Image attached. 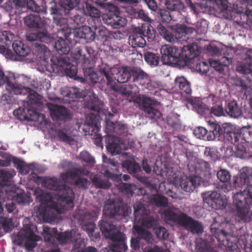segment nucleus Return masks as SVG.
Wrapping results in <instances>:
<instances>
[{
	"mask_svg": "<svg viewBox=\"0 0 252 252\" xmlns=\"http://www.w3.org/2000/svg\"><path fill=\"white\" fill-rule=\"evenodd\" d=\"M6 83L7 86L10 88L11 91L16 94H22L24 90L29 93L26 100L28 106L27 108L21 109L19 108L13 111V114L19 120L25 119L32 121H37L39 119V113L36 110L32 109L31 105L37 104L39 101V95L30 88H22L10 82L8 77L5 76L3 72L0 69V85Z\"/></svg>",
	"mask_w": 252,
	"mask_h": 252,
	"instance_id": "nucleus-1",
	"label": "nucleus"
},
{
	"mask_svg": "<svg viewBox=\"0 0 252 252\" xmlns=\"http://www.w3.org/2000/svg\"><path fill=\"white\" fill-rule=\"evenodd\" d=\"M15 38L14 34L9 31L0 32V53L6 58L15 60L16 56L19 57H27L31 53V48L23 42L15 40L12 43V48L14 52L9 49L12 42Z\"/></svg>",
	"mask_w": 252,
	"mask_h": 252,
	"instance_id": "nucleus-2",
	"label": "nucleus"
},
{
	"mask_svg": "<svg viewBox=\"0 0 252 252\" xmlns=\"http://www.w3.org/2000/svg\"><path fill=\"white\" fill-rule=\"evenodd\" d=\"M38 180L43 187L57 191L58 201L63 206V210H69L74 207V193L72 189L64 184L61 185L60 180L55 178H45L42 179L38 177Z\"/></svg>",
	"mask_w": 252,
	"mask_h": 252,
	"instance_id": "nucleus-3",
	"label": "nucleus"
},
{
	"mask_svg": "<svg viewBox=\"0 0 252 252\" xmlns=\"http://www.w3.org/2000/svg\"><path fill=\"white\" fill-rule=\"evenodd\" d=\"M233 203L238 217L243 222L251 220L252 213V184L247 185L243 190L235 193Z\"/></svg>",
	"mask_w": 252,
	"mask_h": 252,
	"instance_id": "nucleus-4",
	"label": "nucleus"
},
{
	"mask_svg": "<svg viewBox=\"0 0 252 252\" xmlns=\"http://www.w3.org/2000/svg\"><path fill=\"white\" fill-rule=\"evenodd\" d=\"M98 225L105 237L114 242L109 246L112 252H126L128 248L124 233L121 232L116 226L103 220L99 221Z\"/></svg>",
	"mask_w": 252,
	"mask_h": 252,
	"instance_id": "nucleus-5",
	"label": "nucleus"
},
{
	"mask_svg": "<svg viewBox=\"0 0 252 252\" xmlns=\"http://www.w3.org/2000/svg\"><path fill=\"white\" fill-rule=\"evenodd\" d=\"M223 220L224 218L220 216L216 217L210 225V232L220 245L231 248L233 247L229 239L231 235L230 232L228 231L230 224Z\"/></svg>",
	"mask_w": 252,
	"mask_h": 252,
	"instance_id": "nucleus-6",
	"label": "nucleus"
},
{
	"mask_svg": "<svg viewBox=\"0 0 252 252\" xmlns=\"http://www.w3.org/2000/svg\"><path fill=\"white\" fill-rule=\"evenodd\" d=\"M155 36V32L149 24H142L140 28L134 29L129 35L128 42L133 48H143L146 44L145 37L149 42H152Z\"/></svg>",
	"mask_w": 252,
	"mask_h": 252,
	"instance_id": "nucleus-7",
	"label": "nucleus"
},
{
	"mask_svg": "<svg viewBox=\"0 0 252 252\" xmlns=\"http://www.w3.org/2000/svg\"><path fill=\"white\" fill-rule=\"evenodd\" d=\"M157 29L161 36L167 41L172 43L187 42L189 35L195 31L194 28L184 24L179 25L173 32L168 31L160 24L158 25Z\"/></svg>",
	"mask_w": 252,
	"mask_h": 252,
	"instance_id": "nucleus-8",
	"label": "nucleus"
},
{
	"mask_svg": "<svg viewBox=\"0 0 252 252\" xmlns=\"http://www.w3.org/2000/svg\"><path fill=\"white\" fill-rule=\"evenodd\" d=\"M134 220L147 228L154 230L159 224L158 217L151 215L144 205L136 202L133 205Z\"/></svg>",
	"mask_w": 252,
	"mask_h": 252,
	"instance_id": "nucleus-9",
	"label": "nucleus"
},
{
	"mask_svg": "<svg viewBox=\"0 0 252 252\" xmlns=\"http://www.w3.org/2000/svg\"><path fill=\"white\" fill-rule=\"evenodd\" d=\"M70 26H66L58 29L57 36L58 39L55 42L54 48L60 55H67L70 51V47L66 40L71 42L72 40L75 42H78L75 39V36L73 34L75 33V30L71 32Z\"/></svg>",
	"mask_w": 252,
	"mask_h": 252,
	"instance_id": "nucleus-10",
	"label": "nucleus"
},
{
	"mask_svg": "<svg viewBox=\"0 0 252 252\" xmlns=\"http://www.w3.org/2000/svg\"><path fill=\"white\" fill-rule=\"evenodd\" d=\"M45 8L43 12L47 13V11L53 15V23L60 28L69 26V16L67 13L63 9L58 6V4L55 0H44Z\"/></svg>",
	"mask_w": 252,
	"mask_h": 252,
	"instance_id": "nucleus-11",
	"label": "nucleus"
},
{
	"mask_svg": "<svg viewBox=\"0 0 252 252\" xmlns=\"http://www.w3.org/2000/svg\"><path fill=\"white\" fill-rule=\"evenodd\" d=\"M63 55L61 54L59 57H53L50 59L52 65L47 67V71L50 72L63 71L67 76L71 78L76 76L78 72L77 66L70 63L67 58L63 56Z\"/></svg>",
	"mask_w": 252,
	"mask_h": 252,
	"instance_id": "nucleus-12",
	"label": "nucleus"
},
{
	"mask_svg": "<svg viewBox=\"0 0 252 252\" xmlns=\"http://www.w3.org/2000/svg\"><path fill=\"white\" fill-rule=\"evenodd\" d=\"M40 237L35 235L30 224H24L22 229L17 235L15 241L20 244L25 242V247L29 251L32 250L36 246Z\"/></svg>",
	"mask_w": 252,
	"mask_h": 252,
	"instance_id": "nucleus-13",
	"label": "nucleus"
},
{
	"mask_svg": "<svg viewBox=\"0 0 252 252\" xmlns=\"http://www.w3.org/2000/svg\"><path fill=\"white\" fill-rule=\"evenodd\" d=\"M139 108L144 112L146 116L151 120H158L161 116V113L156 107L158 101L145 95L138 96L136 99Z\"/></svg>",
	"mask_w": 252,
	"mask_h": 252,
	"instance_id": "nucleus-14",
	"label": "nucleus"
},
{
	"mask_svg": "<svg viewBox=\"0 0 252 252\" xmlns=\"http://www.w3.org/2000/svg\"><path fill=\"white\" fill-rule=\"evenodd\" d=\"M160 53L163 64L178 66L183 65L182 63H179L181 52L176 47L167 44L164 45L160 48Z\"/></svg>",
	"mask_w": 252,
	"mask_h": 252,
	"instance_id": "nucleus-15",
	"label": "nucleus"
},
{
	"mask_svg": "<svg viewBox=\"0 0 252 252\" xmlns=\"http://www.w3.org/2000/svg\"><path fill=\"white\" fill-rule=\"evenodd\" d=\"M204 203L212 209L223 210L227 205V199L225 195H222L218 191H208L202 194Z\"/></svg>",
	"mask_w": 252,
	"mask_h": 252,
	"instance_id": "nucleus-16",
	"label": "nucleus"
},
{
	"mask_svg": "<svg viewBox=\"0 0 252 252\" xmlns=\"http://www.w3.org/2000/svg\"><path fill=\"white\" fill-rule=\"evenodd\" d=\"M123 201L121 197H119L117 201H108L103 207L104 213L110 218L127 216V211L123 206Z\"/></svg>",
	"mask_w": 252,
	"mask_h": 252,
	"instance_id": "nucleus-17",
	"label": "nucleus"
},
{
	"mask_svg": "<svg viewBox=\"0 0 252 252\" xmlns=\"http://www.w3.org/2000/svg\"><path fill=\"white\" fill-rule=\"evenodd\" d=\"M199 51L196 43H191L184 45L182 48L181 55L179 57V63H182L180 66L191 65L194 63V59L198 56Z\"/></svg>",
	"mask_w": 252,
	"mask_h": 252,
	"instance_id": "nucleus-18",
	"label": "nucleus"
},
{
	"mask_svg": "<svg viewBox=\"0 0 252 252\" xmlns=\"http://www.w3.org/2000/svg\"><path fill=\"white\" fill-rule=\"evenodd\" d=\"M93 49L87 46H81L75 49L73 58L77 64H80L84 69L91 64Z\"/></svg>",
	"mask_w": 252,
	"mask_h": 252,
	"instance_id": "nucleus-19",
	"label": "nucleus"
},
{
	"mask_svg": "<svg viewBox=\"0 0 252 252\" xmlns=\"http://www.w3.org/2000/svg\"><path fill=\"white\" fill-rule=\"evenodd\" d=\"M35 5L33 0H8L4 4L3 7L7 12L16 13L17 10H22L23 8L33 10Z\"/></svg>",
	"mask_w": 252,
	"mask_h": 252,
	"instance_id": "nucleus-20",
	"label": "nucleus"
},
{
	"mask_svg": "<svg viewBox=\"0 0 252 252\" xmlns=\"http://www.w3.org/2000/svg\"><path fill=\"white\" fill-rule=\"evenodd\" d=\"M33 50L40 63L45 66L47 70V67L52 65V62L50 60L53 56L51 58V53L50 50L44 44L36 43H34Z\"/></svg>",
	"mask_w": 252,
	"mask_h": 252,
	"instance_id": "nucleus-21",
	"label": "nucleus"
},
{
	"mask_svg": "<svg viewBox=\"0 0 252 252\" xmlns=\"http://www.w3.org/2000/svg\"><path fill=\"white\" fill-rule=\"evenodd\" d=\"M237 72L246 75L249 82L252 81V50H249L245 54L243 62L236 68Z\"/></svg>",
	"mask_w": 252,
	"mask_h": 252,
	"instance_id": "nucleus-22",
	"label": "nucleus"
},
{
	"mask_svg": "<svg viewBox=\"0 0 252 252\" xmlns=\"http://www.w3.org/2000/svg\"><path fill=\"white\" fill-rule=\"evenodd\" d=\"M98 71L101 75L105 77L107 86H109L111 89H115L116 82L114 77L116 72H118V67H111L106 63H102L98 66Z\"/></svg>",
	"mask_w": 252,
	"mask_h": 252,
	"instance_id": "nucleus-23",
	"label": "nucleus"
},
{
	"mask_svg": "<svg viewBox=\"0 0 252 252\" xmlns=\"http://www.w3.org/2000/svg\"><path fill=\"white\" fill-rule=\"evenodd\" d=\"M50 116L54 121H66L71 119V115L65 107L53 104H48Z\"/></svg>",
	"mask_w": 252,
	"mask_h": 252,
	"instance_id": "nucleus-24",
	"label": "nucleus"
},
{
	"mask_svg": "<svg viewBox=\"0 0 252 252\" xmlns=\"http://www.w3.org/2000/svg\"><path fill=\"white\" fill-rule=\"evenodd\" d=\"M234 154L237 158L252 162V145L240 142L235 147Z\"/></svg>",
	"mask_w": 252,
	"mask_h": 252,
	"instance_id": "nucleus-25",
	"label": "nucleus"
},
{
	"mask_svg": "<svg viewBox=\"0 0 252 252\" xmlns=\"http://www.w3.org/2000/svg\"><path fill=\"white\" fill-rule=\"evenodd\" d=\"M34 194L36 195V200H38L42 205L46 207H51L59 213H61L64 210L61 208L60 210L58 209V205L56 204H53L52 196L49 192H44L41 189H35ZM63 207V206L61 205Z\"/></svg>",
	"mask_w": 252,
	"mask_h": 252,
	"instance_id": "nucleus-26",
	"label": "nucleus"
},
{
	"mask_svg": "<svg viewBox=\"0 0 252 252\" xmlns=\"http://www.w3.org/2000/svg\"><path fill=\"white\" fill-rule=\"evenodd\" d=\"M84 7H78L77 11L68 14L69 16V25L72 29L76 30L79 28L85 22L86 18L84 15Z\"/></svg>",
	"mask_w": 252,
	"mask_h": 252,
	"instance_id": "nucleus-27",
	"label": "nucleus"
},
{
	"mask_svg": "<svg viewBox=\"0 0 252 252\" xmlns=\"http://www.w3.org/2000/svg\"><path fill=\"white\" fill-rule=\"evenodd\" d=\"M96 213L94 211H86L84 214L81 224L82 228L86 231L89 236L93 237L95 229V225L93 222L96 217Z\"/></svg>",
	"mask_w": 252,
	"mask_h": 252,
	"instance_id": "nucleus-28",
	"label": "nucleus"
},
{
	"mask_svg": "<svg viewBox=\"0 0 252 252\" xmlns=\"http://www.w3.org/2000/svg\"><path fill=\"white\" fill-rule=\"evenodd\" d=\"M164 220L166 222H173L175 224L182 225L187 214L184 213H177L173 209H166L163 214Z\"/></svg>",
	"mask_w": 252,
	"mask_h": 252,
	"instance_id": "nucleus-29",
	"label": "nucleus"
},
{
	"mask_svg": "<svg viewBox=\"0 0 252 252\" xmlns=\"http://www.w3.org/2000/svg\"><path fill=\"white\" fill-rule=\"evenodd\" d=\"M84 105L92 111L99 112L102 105V102L92 90H89L85 96Z\"/></svg>",
	"mask_w": 252,
	"mask_h": 252,
	"instance_id": "nucleus-30",
	"label": "nucleus"
},
{
	"mask_svg": "<svg viewBox=\"0 0 252 252\" xmlns=\"http://www.w3.org/2000/svg\"><path fill=\"white\" fill-rule=\"evenodd\" d=\"M75 36V39L78 42V39H84L86 42L93 41L95 37V32L90 27L84 26L82 28H78L75 30V33L73 34Z\"/></svg>",
	"mask_w": 252,
	"mask_h": 252,
	"instance_id": "nucleus-31",
	"label": "nucleus"
},
{
	"mask_svg": "<svg viewBox=\"0 0 252 252\" xmlns=\"http://www.w3.org/2000/svg\"><path fill=\"white\" fill-rule=\"evenodd\" d=\"M35 5L33 13L30 14L24 18L25 25L30 28L39 29L42 27V20L39 14L40 10Z\"/></svg>",
	"mask_w": 252,
	"mask_h": 252,
	"instance_id": "nucleus-32",
	"label": "nucleus"
},
{
	"mask_svg": "<svg viewBox=\"0 0 252 252\" xmlns=\"http://www.w3.org/2000/svg\"><path fill=\"white\" fill-rule=\"evenodd\" d=\"M201 178L198 176L191 175L180 180V186L182 189L187 192L193 191L196 187L200 185Z\"/></svg>",
	"mask_w": 252,
	"mask_h": 252,
	"instance_id": "nucleus-33",
	"label": "nucleus"
},
{
	"mask_svg": "<svg viewBox=\"0 0 252 252\" xmlns=\"http://www.w3.org/2000/svg\"><path fill=\"white\" fill-rule=\"evenodd\" d=\"M26 39L29 41H39L49 43L53 41L54 39L47 31H43L31 32L27 34Z\"/></svg>",
	"mask_w": 252,
	"mask_h": 252,
	"instance_id": "nucleus-34",
	"label": "nucleus"
},
{
	"mask_svg": "<svg viewBox=\"0 0 252 252\" xmlns=\"http://www.w3.org/2000/svg\"><path fill=\"white\" fill-rule=\"evenodd\" d=\"M209 141L217 139L222 141L224 139V129L219 124L212 122L209 123Z\"/></svg>",
	"mask_w": 252,
	"mask_h": 252,
	"instance_id": "nucleus-35",
	"label": "nucleus"
},
{
	"mask_svg": "<svg viewBox=\"0 0 252 252\" xmlns=\"http://www.w3.org/2000/svg\"><path fill=\"white\" fill-rule=\"evenodd\" d=\"M182 226L186 227L192 233L200 234L203 231V227L198 221L194 220L187 215Z\"/></svg>",
	"mask_w": 252,
	"mask_h": 252,
	"instance_id": "nucleus-36",
	"label": "nucleus"
},
{
	"mask_svg": "<svg viewBox=\"0 0 252 252\" xmlns=\"http://www.w3.org/2000/svg\"><path fill=\"white\" fill-rule=\"evenodd\" d=\"M108 152L112 155L120 154L121 152V145L115 141V137L114 135H107L104 137Z\"/></svg>",
	"mask_w": 252,
	"mask_h": 252,
	"instance_id": "nucleus-37",
	"label": "nucleus"
},
{
	"mask_svg": "<svg viewBox=\"0 0 252 252\" xmlns=\"http://www.w3.org/2000/svg\"><path fill=\"white\" fill-rule=\"evenodd\" d=\"M218 179L221 182L228 183L222 186V189L224 192H228L231 190L232 186L229 183L231 175L229 171L226 169H220L217 174Z\"/></svg>",
	"mask_w": 252,
	"mask_h": 252,
	"instance_id": "nucleus-38",
	"label": "nucleus"
},
{
	"mask_svg": "<svg viewBox=\"0 0 252 252\" xmlns=\"http://www.w3.org/2000/svg\"><path fill=\"white\" fill-rule=\"evenodd\" d=\"M15 174V172L0 170V193L6 191L5 188L10 185Z\"/></svg>",
	"mask_w": 252,
	"mask_h": 252,
	"instance_id": "nucleus-39",
	"label": "nucleus"
},
{
	"mask_svg": "<svg viewBox=\"0 0 252 252\" xmlns=\"http://www.w3.org/2000/svg\"><path fill=\"white\" fill-rule=\"evenodd\" d=\"M105 20V23L111 26L114 29H119L121 27H124L126 24V19L119 15H107L106 18L103 17Z\"/></svg>",
	"mask_w": 252,
	"mask_h": 252,
	"instance_id": "nucleus-40",
	"label": "nucleus"
},
{
	"mask_svg": "<svg viewBox=\"0 0 252 252\" xmlns=\"http://www.w3.org/2000/svg\"><path fill=\"white\" fill-rule=\"evenodd\" d=\"M83 3L80 2V0H62L61 4H58V6L64 9L67 13H71L77 11V8L81 7Z\"/></svg>",
	"mask_w": 252,
	"mask_h": 252,
	"instance_id": "nucleus-41",
	"label": "nucleus"
},
{
	"mask_svg": "<svg viewBox=\"0 0 252 252\" xmlns=\"http://www.w3.org/2000/svg\"><path fill=\"white\" fill-rule=\"evenodd\" d=\"M61 94L67 98H68V101H73L75 98L82 97V94L79 89L76 87H65L61 90Z\"/></svg>",
	"mask_w": 252,
	"mask_h": 252,
	"instance_id": "nucleus-42",
	"label": "nucleus"
},
{
	"mask_svg": "<svg viewBox=\"0 0 252 252\" xmlns=\"http://www.w3.org/2000/svg\"><path fill=\"white\" fill-rule=\"evenodd\" d=\"M131 77L130 68L128 67H118V72H116L114 79L118 82L125 83L128 82Z\"/></svg>",
	"mask_w": 252,
	"mask_h": 252,
	"instance_id": "nucleus-43",
	"label": "nucleus"
},
{
	"mask_svg": "<svg viewBox=\"0 0 252 252\" xmlns=\"http://www.w3.org/2000/svg\"><path fill=\"white\" fill-rule=\"evenodd\" d=\"M222 141L225 142H229L236 146V144L240 143V135L239 129L235 131L224 128V139Z\"/></svg>",
	"mask_w": 252,
	"mask_h": 252,
	"instance_id": "nucleus-44",
	"label": "nucleus"
},
{
	"mask_svg": "<svg viewBox=\"0 0 252 252\" xmlns=\"http://www.w3.org/2000/svg\"><path fill=\"white\" fill-rule=\"evenodd\" d=\"M225 111L229 116L234 118H238L242 114L241 107L235 100L231 101L227 103Z\"/></svg>",
	"mask_w": 252,
	"mask_h": 252,
	"instance_id": "nucleus-45",
	"label": "nucleus"
},
{
	"mask_svg": "<svg viewBox=\"0 0 252 252\" xmlns=\"http://www.w3.org/2000/svg\"><path fill=\"white\" fill-rule=\"evenodd\" d=\"M43 237L44 241L49 244H54L58 230L56 228H50L48 226H43Z\"/></svg>",
	"mask_w": 252,
	"mask_h": 252,
	"instance_id": "nucleus-46",
	"label": "nucleus"
},
{
	"mask_svg": "<svg viewBox=\"0 0 252 252\" xmlns=\"http://www.w3.org/2000/svg\"><path fill=\"white\" fill-rule=\"evenodd\" d=\"M149 199L151 204L158 207H166L168 204L167 198L158 194H152Z\"/></svg>",
	"mask_w": 252,
	"mask_h": 252,
	"instance_id": "nucleus-47",
	"label": "nucleus"
},
{
	"mask_svg": "<svg viewBox=\"0 0 252 252\" xmlns=\"http://www.w3.org/2000/svg\"><path fill=\"white\" fill-rule=\"evenodd\" d=\"M134 229L139 237V239H144L148 243H152L153 241V236L151 232L143 228L142 227L138 225H134Z\"/></svg>",
	"mask_w": 252,
	"mask_h": 252,
	"instance_id": "nucleus-48",
	"label": "nucleus"
},
{
	"mask_svg": "<svg viewBox=\"0 0 252 252\" xmlns=\"http://www.w3.org/2000/svg\"><path fill=\"white\" fill-rule=\"evenodd\" d=\"M122 166L126 169L129 173L136 176L140 171V166L139 163L134 160H126L122 162Z\"/></svg>",
	"mask_w": 252,
	"mask_h": 252,
	"instance_id": "nucleus-49",
	"label": "nucleus"
},
{
	"mask_svg": "<svg viewBox=\"0 0 252 252\" xmlns=\"http://www.w3.org/2000/svg\"><path fill=\"white\" fill-rule=\"evenodd\" d=\"M189 102L198 114L204 115L209 111V108L198 99L190 98Z\"/></svg>",
	"mask_w": 252,
	"mask_h": 252,
	"instance_id": "nucleus-50",
	"label": "nucleus"
},
{
	"mask_svg": "<svg viewBox=\"0 0 252 252\" xmlns=\"http://www.w3.org/2000/svg\"><path fill=\"white\" fill-rule=\"evenodd\" d=\"M175 84L176 87L179 88L183 92L188 94L191 93L190 84L184 77H177L175 80Z\"/></svg>",
	"mask_w": 252,
	"mask_h": 252,
	"instance_id": "nucleus-51",
	"label": "nucleus"
},
{
	"mask_svg": "<svg viewBox=\"0 0 252 252\" xmlns=\"http://www.w3.org/2000/svg\"><path fill=\"white\" fill-rule=\"evenodd\" d=\"M209 164L202 159H198L194 165V169H190L189 171L192 173H195L200 175L201 172H207L209 171Z\"/></svg>",
	"mask_w": 252,
	"mask_h": 252,
	"instance_id": "nucleus-52",
	"label": "nucleus"
},
{
	"mask_svg": "<svg viewBox=\"0 0 252 252\" xmlns=\"http://www.w3.org/2000/svg\"><path fill=\"white\" fill-rule=\"evenodd\" d=\"M136 87V86L135 85H123L121 86H120L119 88H117L115 85V89L112 90L116 91L119 94L126 97H132L134 95V93H133L132 89H134Z\"/></svg>",
	"mask_w": 252,
	"mask_h": 252,
	"instance_id": "nucleus-53",
	"label": "nucleus"
},
{
	"mask_svg": "<svg viewBox=\"0 0 252 252\" xmlns=\"http://www.w3.org/2000/svg\"><path fill=\"white\" fill-rule=\"evenodd\" d=\"M93 184L96 188L101 189H108L111 187V184L108 180L102 179L95 175L92 179Z\"/></svg>",
	"mask_w": 252,
	"mask_h": 252,
	"instance_id": "nucleus-54",
	"label": "nucleus"
},
{
	"mask_svg": "<svg viewBox=\"0 0 252 252\" xmlns=\"http://www.w3.org/2000/svg\"><path fill=\"white\" fill-rule=\"evenodd\" d=\"M84 7L85 11L84 14H88L92 17L98 18L100 16L99 10L90 4L89 1L83 2L82 7Z\"/></svg>",
	"mask_w": 252,
	"mask_h": 252,
	"instance_id": "nucleus-55",
	"label": "nucleus"
},
{
	"mask_svg": "<svg viewBox=\"0 0 252 252\" xmlns=\"http://www.w3.org/2000/svg\"><path fill=\"white\" fill-rule=\"evenodd\" d=\"M166 7L171 11L181 12L185 8L184 3L180 0H167L166 2Z\"/></svg>",
	"mask_w": 252,
	"mask_h": 252,
	"instance_id": "nucleus-56",
	"label": "nucleus"
},
{
	"mask_svg": "<svg viewBox=\"0 0 252 252\" xmlns=\"http://www.w3.org/2000/svg\"><path fill=\"white\" fill-rule=\"evenodd\" d=\"M84 70L85 76L87 79L93 83H96L101 81V79L98 74L91 67H86Z\"/></svg>",
	"mask_w": 252,
	"mask_h": 252,
	"instance_id": "nucleus-57",
	"label": "nucleus"
},
{
	"mask_svg": "<svg viewBox=\"0 0 252 252\" xmlns=\"http://www.w3.org/2000/svg\"><path fill=\"white\" fill-rule=\"evenodd\" d=\"M239 130L240 135V142H247L249 144L252 143V128L243 127Z\"/></svg>",
	"mask_w": 252,
	"mask_h": 252,
	"instance_id": "nucleus-58",
	"label": "nucleus"
},
{
	"mask_svg": "<svg viewBox=\"0 0 252 252\" xmlns=\"http://www.w3.org/2000/svg\"><path fill=\"white\" fill-rule=\"evenodd\" d=\"M144 59L149 65L156 66L158 64L159 57L155 53L147 51L144 53Z\"/></svg>",
	"mask_w": 252,
	"mask_h": 252,
	"instance_id": "nucleus-59",
	"label": "nucleus"
},
{
	"mask_svg": "<svg viewBox=\"0 0 252 252\" xmlns=\"http://www.w3.org/2000/svg\"><path fill=\"white\" fill-rule=\"evenodd\" d=\"M13 200L16 201L19 204L23 205H28L32 201L30 196L24 192L17 193L13 197Z\"/></svg>",
	"mask_w": 252,
	"mask_h": 252,
	"instance_id": "nucleus-60",
	"label": "nucleus"
},
{
	"mask_svg": "<svg viewBox=\"0 0 252 252\" xmlns=\"http://www.w3.org/2000/svg\"><path fill=\"white\" fill-rule=\"evenodd\" d=\"M187 158V162L189 171L194 169V165L199 159L196 157L195 154L189 150H187L185 153Z\"/></svg>",
	"mask_w": 252,
	"mask_h": 252,
	"instance_id": "nucleus-61",
	"label": "nucleus"
},
{
	"mask_svg": "<svg viewBox=\"0 0 252 252\" xmlns=\"http://www.w3.org/2000/svg\"><path fill=\"white\" fill-rule=\"evenodd\" d=\"M137 189L136 186L132 184L121 183L119 186V190L124 194L132 196L134 191Z\"/></svg>",
	"mask_w": 252,
	"mask_h": 252,
	"instance_id": "nucleus-62",
	"label": "nucleus"
},
{
	"mask_svg": "<svg viewBox=\"0 0 252 252\" xmlns=\"http://www.w3.org/2000/svg\"><path fill=\"white\" fill-rule=\"evenodd\" d=\"M193 134L196 138L203 139L204 140H209V131L203 127H198L193 130Z\"/></svg>",
	"mask_w": 252,
	"mask_h": 252,
	"instance_id": "nucleus-63",
	"label": "nucleus"
},
{
	"mask_svg": "<svg viewBox=\"0 0 252 252\" xmlns=\"http://www.w3.org/2000/svg\"><path fill=\"white\" fill-rule=\"evenodd\" d=\"M12 161L17 168H19L21 170H23V172H24L25 174L30 173L31 165L25 166L24 162L22 160L14 157H12Z\"/></svg>",
	"mask_w": 252,
	"mask_h": 252,
	"instance_id": "nucleus-64",
	"label": "nucleus"
}]
</instances>
